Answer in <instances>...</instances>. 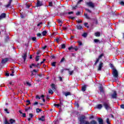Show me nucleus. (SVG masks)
<instances>
[{
    "instance_id": "obj_1",
    "label": "nucleus",
    "mask_w": 124,
    "mask_h": 124,
    "mask_svg": "<svg viewBox=\"0 0 124 124\" xmlns=\"http://www.w3.org/2000/svg\"><path fill=\"white\" fill-rule=\"evenodd\" d=\"M85 119L86 117L84 115L78 118V121L80 122V124H97V123L94 120H93L89 122L88 121L85 120Z\"/></svg>"
},
{
    "instance_id": "obj_2",
    "label": "nucleus",
    "mask_w": 124,
    "mask_h": 124,
    "mask_svg": "<svg viewBox=\"0 0 124 124\" xmlns=\"http://www.w3.org/2000/svg\"><path fill=\"white\" fill-rule=\"evenodd\" d=\"M103 106L105 107L106 110H108L111 109V106L110 105V103H109V101H107L103 103Z\"/></svg>"
},
{
    "instance_id": "obj_3",
    "label": "nucleus",
    "mask_w": 124,
    "mask_h": 124,
    "mask_svg": "<svg viewBox=\"0 0 124 124\" xmlns=\"http://www.w3.org/2000/svg\"><path fill=\"white\" fill-rule=\"evenodd\" d=\"M112 75L113 76V77H114L115 79L117 80V78H118V76H119V74L118 73V71H117V70L116 69H113V71H112Z\"/></svg>"
},
{
    "instance_id": "obj_4",
    "label": "nucleus",
    "mask_w": 124,
    "mask_h": 124,
    "mask_svg": "<svg viewBox=\"0 0 124 124\" xmlns=\"http://www.w3.org/2000/svg\"><path fill=\"white\" fill-rule=\"evenodd\" d=\"M68 50H69V51H71V52H73L74 50H75V51H78V46H75L73 47V46H71L69 47L68 48Z\"/></svg>"
},
{
    "instance_id": "obj_5",
    "label": "nucleus",
    "mask_w": 124,
    "mask_h": 124,
    "mask_svg": "<svg viewBox=\"0 0 124 124\" xmlns=\"http://www.w3.org/2000/svg\"><path fill=\"white\" fill-rule=\"evenodd\" d=\"M86 5L92 8H93V7H94V4L92 2H86Z\"/></svg>"
},
{
    "instance_id": "obj_6",
    "label": "nucleus",
    "mask_w": 124,
    "mask_h": 124,
    "mask_svg": "<svg viewBox=\"0 0 124 124\" xmlns=\"http://www.w3.org/2000/svg\"><path fill=\"white\" fill-rule=\"evenodd\" d=\"M104 55L103 54H101L98 57V59H96L94 65H96V64H97V63H98V62H99V60H100V59H101V58H102V57H103Z\"/></svg>"
},
{
    "instance_id": "obj_7",
    "label": "nucleus",
    "mask_w": 124,
    "mask_h": 124,
    "mask_svg": "<svg viewBox=\"0 0 124 124\" xmlns=\"http://www.w3.org/2000/svg\"><path fill=\"white\" fill-rule=\"evenodd\" d=\"M43 5V3L42 1H40L39 0H37V3H36V6L37 7H39L40 6H42Z\"/></svg>"
},
{
    "instance_id": "obj_8",
    "label": "nucleus",
    "mask_w": 124,
    "mask_h": 124,
    "mask_svg": "<svg viewBox=\"0 0 124 124\" xmlns=\"http://www.w3.org/2000/svg\"><path fill=\"white\" fill-rule=\"evenodd\" d=\"M103 67V62H100L98 65L97 70L98 71H100V70H101V68H102Z\"/></svg>"
},
{
    "instance_id": "obj_9",
    "label": "nucleus",
    "mask_w": 124,
    "mask_h": 124,
    "mask_svg": "<svg viewBox=\"0 0 124 124\" xmlns=\"http://www.w3.org/2000/svg\"><path fill=\"white\" fill-rule=\"evenodd\" d=\"M103 106L102 104H98L96 106H95V109H98L99 110H101Z\"/></svg>"
},
{
    "instance_id": "obj_10",
    "label": "nucleus",
    "mask_w": 124,
    "mask_h": 124,
    "mask_svg": "<svg viewBox=\"0 0 124 124\" xmlns=\"http://www.w3.org/2000/svg\"><path fill=\"white\" fill-rule=\"evenodd\" d=\"M112 98H117V92L114 91L113 93L111 94Z\"/></svg>"
},
{
    "instance_id": "obj_11",
    "label": "nucleus",
    "mask_w": 124,
    "mask_h": 124,
    "mask_svg": "<svg viewBox=\"0 0 124 124\" xmlns=\"http://www.w3.org/2000/svg\"><path fill=\"white\" fill-rule=\"evenodd\" d=\"M6 17V15L5 13H2L0 16V20H2V19H4V18H5Z\"/></svg>"
},
{
    "instance_id": "obj_12",
    "label": "nucleus",
    "mask_w": 124,
    "mask_h": 124,
    "mask_svg": "<svg viewBox=\"0 0 124 124\" xmlns=\"http://www.w3.org/2000/svg\"><path fill=\"white\" fill-rule=\"evenodd\" d=\"M98 122L99 123V124H103V120H102V119L101 118H98Z\"/></svg>"
},
{
    "instance_id": "obj_13",
    "label": "nucleus",
    "mask_w": 124,
    "mask_h": 124,
    "mask_svg": "<svg viewBox=\"0 0 124 124\" xmlns=\"http://www.w3.org/2000/svg\"><path fill=\"white\" fill-rule=\"evenodd\" d=\"M22 58L24 60V62H26V59H27V53H25L22 55Z\"/></svg>"
},
{
    "instance_id": "obj_14",
    "label": "nucleus",
    "mask_w": 124,
    "mask_h": 124,
    "mask_svg": "<svg viewBox=\"0 0 124 124\" xmlns=\"http://www.w3.org/2000/svg\"><path fill=\"white\" fill-rule=\"evenodd\" d=\"M99 90L101 93H104V90L103 89V87H102V85H100L99 87Z\"/></svg>"
},
{
    "instance_id": "obj_15",
    "label": "nucleus",
    "mask_w": 124,
    "mask_h": 124,
    "mask_svg": "<svg viewBox=\"0 0 124 124\" xmlns=\"http://www.w3.org/2000/svg\"><path fill=\"white\" fill-rule=\"evenodd\" d=\"M8 61V58H5L4 59H2V61H1V63H5V62H6Z\"/></svg>"
},
{
    "instance_id": "obj_16",
    "label": "nucleus",
    "mask_w": 124,
    "mask_h": 124,
    "mask_svg": "<svg viewBox=\"0 0 124 124\" xmlns=\"http://www.w3.org/2000/svg\"><path fill=\"white\" fill-rule=\"evenodd\" d=\"M77 29L78 30H82L83 29V27L81 25L79 24L77 26Z\"/></svg>"
},
{
    "instance_id": "obj_17",
    "label": "nucleus",
    "mask_w": 124,
    "mask_h": 124,
    "mask_svg": "<svg viewBox=\"0 0 124 124\" xmlns=\"http://www.w3.org/2000/svg\"><path fill=\"white\" fill-rule=\"evenodd\" d=\"M54 106L57 107V108H62V107H61V105H60V104H54Z\"/></svg>"
},
{
    "instance_id": "obj_18",
    "label": "nucleus",
    "mask_w": 124,
    "mask_h": 124,
    "mask_svg": "<svg viewBox=\"0 0 124 124\" xmlns=\"http://www.w3.org/2000/svg\"><path fill=\"white\" fill-rule=\"evenodd\" d=\"M11 2H12V0H10L8 4L6 5V7H9L11 5Z\"/></svg>"
},
{
    "instance_id": "obj_19",
    "label": "nucleus",
    "mask_w": 124,
    "mask_h": 124,
    "mask_svg": "<svg viewBox=\"0 0 124 124\" xmlns=\"http://www.w3.org/2000/svg\"><path fill=\"white\" fill-rule=\"evenodd\" d=\"M39 121H41L42 122H44V120H45V117L44 116H42L41 118L39 119Z\"/></svg>"
},
{
    "instance_id": "obj_20",
    "label": "nucleus",
    "mask_w": 124,
    "mask_h": 124,
    "mask_svg": "<svg viewBox=\"0 0 124 124\" xmlns=\"http://www.w3.org/2000/svg\"><path fill=\"white\" fill-rule=\"evenodd\" d=\"M42 34L43 36H45V35L47 34V31H43L42 32Z\"/></svg>"
},
{
    "instance_id": "obj_21",
    "label": "nucleus",
    "mask_w": 124,
    "mask_h": 124,
    "mask_svg": "<svg viewBox=\"0 0 124 124\" xmlns=\"http://www.w3.org/2000/svg\"><path fill=\"white\" fill-rule=\"evenodd\" d=\"M81 36L85 38L87 37V36H88V33L84 32L81 35Z\"/></svg>"
},
{
    "instance_id": "obj_22",
    "label": "nucleus",
    "mask_w": 124,
    "mask_h": 124,
    "mask_svg": "<svg viewBox=\"0 0 124 124\" xmlns=\"http://www.w3.org/2000/svg\"><path fill=\"white\" fill-rule=\"evenodd\" d=\"M59 100L60 101L59 105H61V107H62V105H63V103H62L63 100L60 99Z\"/></svg>"
},
{
    "instance_id": "obj_23",
    "label": "nucleus",
    "mask_w": 124,
    "mask_h": 124,
    "mask_svg": "<svg viewBox=\"0 0 124 124\" xmlns=\"http://www.w3.org/2000/svg\"><path fill=\"white\" fill-rule=\"evenodd\" d=\"M95 36L99 37L100 36V33L99 32H96L95 33Z\"/></svg>"
},
{
    "instance_id": "obj_24",
    "label": "nucleus",
    "mask_w": 124,
    "mask_h": 124,
    "mask_svg": "<svg viewBox=\"0 0 124 124\" xmlns=\"http://www.w3.org/2000/svg\"><path fill=\"white\" fill-rule=\"evenodd\" d=\"M86 87L85 85L82 87L81 90H82V92H85L86 91Z\"/></svg>"
},
{
    "instance_id": "obj_25",
    "label": "nucleus",
    "mask_w": 124,
    "mask_h": 124,
    "mask_svg": "<svg viewBox=\"0 0 124 124\" xmlns=\"http://www.w3.org/2000/svg\"><path fill=\"white\" fill-rule=\"evenodd\" d=\"M94 42H95V43H100V41L98 39H94Z\"/></svg>"
},
{
    "instance_id": "obj_26",
    "label": "nucleus",
    "mask_w": 124,
    "mask_h": 124,
    "mask_svg": "<svg viewBox=\"0 0 124 124\" xmlns=\"http://www.w3.org/2000/svg\"><path fill=\"white\" fill-rule=\"evenodd\" d=\"M51 87L52 90H53V91H54V90H56V86L55 85V84H52L51 85Z\"/></svg>"
},
{
    "instance_id": "obj_27",
    "label": "nucleus",
    "mask_w": 124,
    "mask_h": 124,
    "mask_svg": "<svg viewBox=\"0 0 124 124\" xmlns=\"http://www.w3.org/2000/svg\"><path fill=\"white\" fill-rule=\"evenodd\" d=\"M64 94L65 96H67V95H70V92L64 93Z\"/></svg>"
},
{
    "instance_id": "obj_28",
    "label": "nucleus",
    "mask_w": 124,
    "mask_h": 124,
    "mask_svg": "<svg viewBox=\"0 0 124 124\" xmlns=\"http://www.w3.org/2000/svg\"><path fill=\"white\" fill-rule=\"evenodd\" d=\"M48 93H50L51 94H53L54 93V92H53V90L49 89L48 91Z\"/></svg>"
},
{
    "instance_id": "obj_29",
    "label": "nucleus",
    "mask_w": 124,
    "mask_h": 124,
    "mask_svg": "<svg viewBox=\"0 0 124 124\" xmlns=\"http://www.w3.org/2000/svg\"><path fill=\"white\" fill-rule=\"evenodd\" d=\"M15 122V120H14L12 119L10 120V123L11 124H14Z\"/></svg>"
},
{
    "instance_id": "obj_30",
    "label": "nucleus",
    "mask_w": 124,
    "mask_h": 124,
    "mask_svg": "<svg viewBox=\"0 0 124 124\" xmlns=\"http://www.w3.org/2000/svg\"><path fill=\"white\" fill-rule=\"evenodd\" d=\"M31 40H32V41H35V42H36V37H33L31 38Z\"/></svg>"
},
{
    "instance_id": "obj_31",
    "label": "nucleus",
    "mask_w": 124,
    "mask_h": 124,
    "mask_svg": "<svg viewBox=\"0 0 124 124\" xmlns=\"http://www.w3.org/2000/svg\"><path fill=\"white\" fill-rule=\"evenodd\" d=\"M36 111L37 113H39V112H41V109H39V108H37L36 109Z\"/></svg>"
},
{
    "instance_id": "obj_32",
    "label": "nucleus",
    "mask_w": 124,
    "mask_h": 124,
    "mask_svg": "<svg viewBox=\"0 0 124 124\" xmlns=\"http://www.w3.org/2000/svg\"><path fill=\"white\" fill-rule=\"evenodd\" d=\"M74 73V71L73 70L72 71H69V74L70 75H72Z\"/></svg>"
},
{
    "instance_id": "obj_33",
    "label": "nucleus",
    "mask_w": 124,
    "mask_h": 124,
    "mask_svg": "<svg viewBox=\"0 0 124 124\" xmlns=\"http://www.w3.org/2000/svg\"><path fill=\"white\" fill-rule=\"evenodd\" d=\"M78 7V4L75 6H73L72 8L73 9H76Z\"/></svg>"
},
{
    "instance_id": "obj_34",
    "label": "nucleus",
    "mask_w": 124,
    "mask_h": 124,
    "mask_svg": "<svg viewBox=\"0 0 124 124\" xmlns=\"http://www.w3.org/2000/svg\"><path fill=\"white\" fill-rule=\"evenodd\" d=\"M65 48V45L62 44L61 45V48L64 49Z\"/></svg>"
},
{
    "instance_id": "obj_35",
    "label": "nucleus",
    "mask_w": 124,
    "mask_h": 124,
    "mask_svg": "<svg viewBox=\"0 0 124 124\" xmlns=\"http://www.w3.org/2000/svg\"><path fill=\"white\" fill-rule=\"evenodd\" d=\"M85 17H86V19H90V17L88 16V14H84Z\"/></svg>"
},
{
    "instance_id": "obj_36",
    "label": "nucleus",
    "mask_w": 124,
    "mask_h": 124,
    "mask_svg": "<svg viewBox=\"0 0 124 124\" xmlns=\"http://www.w3.org/2000/svg\"><path fill=\"white\" fill-rule=\"evenodd\" d=\"M39 56H37L36 57V59H35V61L36 62H38V61H39Z\"/></svg>"
},
{
    "instance_id": "obj_37",
    "label": "nucleus",
    "mask_w": 124,
    "mask_h": 124,
    "mask_svg": "<svg viewBox=\"0 0 124 124\" xmlns=\"http://www.w3.org/2000/svg\"><path fill=\"white\" fill-rule=\"evenodd\" d=\"M31 77H32V76H33L34 75H36V74L33 73V72L31 71Z\"/></svg>"
},
{
    "instance_id": "obj_38",
    "label": "nucleus",
    "mask_w": 124,
    "mask_h": 124,
    "mask_svg": "<svg viewBox=\"0 0 124 124\" xmlns=\"http://www.w3.org/2000/svg\"><path fill=\"white\" fill-rule=\"evenodd\" d=\"M4 124H10V123H9V122H8V121L6 119H5V120Z\"/></svg>"
},
{
    "instance_id": "obj_39",
    "label": "nucleus",
    "mask_w": 124,
    "mask_h": 124,
    "mask_svg": "<svg viewBox=\"0 0 124 124\" xmlns=\"http://www.w3.org/2000/svg\"><path fill=\"white\" fill-rule=\"evenodd\" d=\"M26 85H27V86H29V87H31V84L29 82H26Z\"/></svg>"
},
{
    "instance_id": "obj_40",
    "label": "nucleus",
    "mask_w": 124,
    "mask_h": 124,
    "mask_svg": "<svg viewBox=\"0 0 124 124\" xmlns=\"http://www.w3.org/2000/svg\"><path fill=\"white\" fill-rule=\"evenodd\" d=\"M85 10L86 11H87L88 12H89V13H92V11H91L90 9H85Z\"/></svg>"
},
{
    "instance_id": "obj_41",
    "label": "nucleus",
    "mask_w": 124,
    "mask_h": 124,
    "mask_svg": "<svg viewBox=\"0 0 124 124\" xmlns=\"http://www.w3.org/2000/svg\"><path fill=\"white\" fill-rule=\"evenodd\" d=\"M26 103H28V104H27V105H29L31 104V101L30 100H27L26 101Z\"/></svg>"
},
{
    "instance_id": "obj_42",
    "label": "nucleus",
    "mask_w": 124,
    "mask_h": 124,
    "mask_svg": "<svg viewBox=\"0 0 124 124\" xmlns=\"http://www.w3.org/2000/svg\"><path fill=\"white\" fill-rule=\"evenodd\" d=\"M51 65H52V66H56V62H53L51 63Z\"/></svg>"
},
{
    "instance_id": "obj_43",
    "label": "nucleus",
    "mask_w": 124,
    "mask_h": 124,
    "mask_svg": "<svg viewBox=\"0 0 124 124\" xmlns=\"http://www.w3.org/2000/svg\"><path fill=\"white\" fill-rule=\"evenodd\" d=\"M49 6H53V2H49Z\"/></svg>"
},
{
    "instance_id": "obj_44",
    "label": "nucleus",
    "mask_w": 124,
    "mask_h": 124,
    "mask_svg": "<svg viewBox=\"0 0 124 124\" xmlns=\"http://www.w3.org/2000/svg\"><path fill=\"white\" fill-rule=\"evenodd\" d=\"M81 14V13L80 12H77L76 13V15H77V16L80 15V14Z\"/></svg>"
},
{
    "instance_id": "obj_45",
    "label": "nucleus",
    "mask_w": 124,
    "mask_h": 124,
    "mask_svg": "<svg viewBox=\"0 0 124 124\" xmlns=\"http://www.w3.org/2000/svg\"><path fill=\"white\" fill-rule=\"evenodd\" d=\"M64 62V58H62L61 61H60V62Z\"/></svg>"
},
{
    "instance_id": "obj_46",
    "label": "nucleus",
    "mask_w": 124,
    "mask_h": 124,
    "mask_svg": "<svg viewBox=\"0 0 124 124\" xmlns=\"http://www.w3.org/2000/svg\"><path fill=\"white\" fill-rule=\"evenodd\" d=\"M78 45H79V46H81V45L82 44L81 42L78 41Z\"/></svg>"
},
{
    "instance_id": "obj_47",
    "label": "nucleus",
    "mask_w": 124,
    "mask_h": 124,
    "mask_svg": "<svg viewBox=\"0 0 124 124\" xmlns=\"http://www.w3.org/2000/svg\"><path fill=\"white\" fill-rule=\"evenodd\" d=\"M58 22L59 23V24H62V21L60 19H58Z\"/></svg>"
},
{
    "instance_id": "obj_48",
    "label": "nucleus",
    "mask_w": 124,
    "mask_h": 124,
    "mask_svg": "<svg viewBox=\"0 0 124 124\" xmlns=\"http://www.w3.org/2000/svg\"><path fill=\"white\" fill-rule=\"evenodd\" d=\"M83 1V0H79L78 2V4H80V3H81V2H82Z\"/></svg>"
},
{
    "instance_id": "obj_49",
    "label": "nucleus",
    "mask_w": 124,
    "mask_h": 124,
    "mask_svg": "<svg viewBox=\"0 0 124 124\" xmlns=\"http://www.w3.org/2000/svg\"><path fill=\"white\" fill-rule=\"evenodd\" d=\"M36 65H37V67H38V68H40V67H39V66H40V65H41L40 63H38L36 64Z\"/></svg>"
},
{
    "instance_id": "obj_50",
    "label": "nucleus",
    "mask_w": 124,
    "mask_h": 124,
    "mask_svg": "<svg viewBox=\"0 0 124 124\" xmlns=\"http://www.w3.org/2000/svg\"><path fill=\"white\" fill-rule=\"evenodd\" d=\"M30 6H31V5L26 4L27 8H30Z\"/></svg>"
},
{
    "instance_id": "obj_51",
    "label": "nucleus",
    "mask_w": 124,
    "mask_h": 124,
    "mask_svg": "<svg viewBox=\"0 0 124 124\" xmlns=\"http://www.w3.org/2000/svg\"><path fill=\"white\" fill-rule=\"evenodd\" d=\"M37 70L34 69L33 70V71H32V72H34L35 73V74H36V72H37Z\"/></svg>"
},
{
    "instance_id": "obj_52",
    "label": "nucleus",
    "mask_w": 124,
    "mask_h": 124,
    "mask_svg": "<svg viewBox=\"0 0 124 124\" xmlns=\"http://www.w3.org/2000/svg\"><path fill=\"white\" fill-rule=\"evenodd\" d=\"M29 116L31 117V118H32V117H33V115H32V113H30Z\"/></svg>"
},
{
    "instance_id": "obj_53",
    "label": "nucleus",
    "mask_w": 124,
    "mask_h": 124,
    "mask_svg": "<svg viewBox=\"0 0 124 124\" xmlns=\"http://www.w3.org/2000/svg\"><path fill=\"white\" fill-rule=\"evenodd\" d=\"M37 36H38V37H40V36H41V33H38L37 34Z\"/></svg>"
},
{
    "instance_id": "obj_54",
    "label": "nucleus",
    "mask_w": 124,
    "mask_h": 124,
    "mask_svg": "<svg viewBox=\"0 0 124 124\" xmlns=\"http://www.w3.org/2000/svg\"><path fill=\"white\" fill-rule=\"evenodd\" d=\"M4 111H5V112H7V114H9V111H7L8 110H7V108H5V109H4Z\"/></svg>"
},
{
    "instance_id": "obj_55",
    "label": "nucleus",
    "mask_w": 124,
    "mask_h": 124,
    "mask_svg": "<svg viewBox=\"0 0 124 124\" xmlns=\"http://www.w3.org/2000/svg\"><path fill=\"white\" fill-rule=\"evenodd\" d=\"M120 4L121 5H124V1H121L120 2Z\"/></svg>"
},
{
    "instance_id": "obj_56",
    "label": "nucleus",
    "mask_w": 124,
    "mask_h": 124,
    "mask_svg": "<svg viewBox=\"0 0 124 124\" xmlns=\"http://www.w3.org/2000/svg\"><path fill=\"white\" fill-rule=\"evenodd\" d=\"M55 40H56V42H57V43H59V41H60V39L57 38Z\"/></svg>"
},
{
    "instance_id": "obj_57",
    "label": "nucleus",
    "mask_w": 124,
    "mask_h": 124,
    "mask_svg": "<svg viewBox=\"0 0 124 124\" xmlns=\"http://www.w3.org/2000/svg\"><path fill=\"white\" fill-rule=\"evenodd\" d=\"M121 108H122V109H124V105H121Z\"/></svg>"
},
{
    "instance_id": "obj_58",
    "label": "nucleus",
    "mask_w": 124,
    "mask_h": 124,
    "mask_svg": "<svg viewBox=\"0 0 124 124\" xmlns=\"http://www.w3.org/2000/svg\"><path fill=\"white\" fill-rule=\"evenodd\" d=\"M32 66H34V67H37V65L36 64H32Z\"/></svg>"
},
{
    "instance_id": "obj_59",
    "label": "nucleus",
    "mask_w": 124,
    "mask_h": 124,
    "mask_svg": "<svg viewBox=\"0 0 124 124\" xmlns=\"http://www.w3.org/2000/svg\"><path fill=\"white\" fill-rule=\"evenodd\" d=\"M22 117H23L24 118H25V117H26V113H22Z\"/></svg>"
},
{
    "instance_id": "obj_60",
    "label": "nucleus",
    "mask_w": 124,
    "mask_h": 124,
    "mask_svg": "<svg viewBox=\"0 0 124 124\" xmlns=\"http://www.w3.org/2000/svg\"><path fill=\"white\" fill-rule=\"evenodd\" d=\"M63 30L64 31H66V30H67V27H63Z\"/></svg>"
},
{
    "instance_id": "obj_61",
    "label": "nucleus",
    "mask_w": 124,
    "mask_h": 124,
    "mask_svg": "<svg viewBox=\"0 0 124 124\" xmlns=\"http://www.w3.org/2000/svg\"><path fill=\"white\" fill-rule=\"evenodd\" d=\"M87 25H88V23H84L85 27H87V28H89V26H87Z\"/></svg>"
},
{
    "instance_id": "obj_62",
    "label": "nucleus",
    "mask_w": 124,
    "mask_h": 124,
    "mask_svg": "<svg viewBox=\"0 0 124 124\" xmlns=\"http://www.w3.org/2000/svg\"><path fill=\"white\" fill-rule=\"evenodd\" d=\"M41 25H42V22H40L39 24H37V26L39 27V26H40Z\"/></svg>"
},
{
    "instance_id": "obj_63",
    "label": "nucleus",
    "mask_w": 124,
    "mask_h": 124,
    "mask_svg": "<svg viewBox=\"0 0 124 124\" xmlns=\"http://www.w3.org/2000/svg\"><path fill=\"white\" fill-rule=\"evenodd\" d=\"M68 14H69V15L73 14V12H69L68 13Z\"/></svg>"
},
{
    "instance_id": "obj_64",
    "label": "nucleus",
    "mask_w": 124,
    "mask_h": 124,
    "mask_svg": "<svg viewBox=\"0 0 124 124\" xmlns=\"http://www.w3.org/2000/svg\"><path fill=\"white\" fill-rule=\"evenodd\" d=\"M37 104H38V102H36L33 104V105H37Z\"/></svg>"
}]
</instances>
